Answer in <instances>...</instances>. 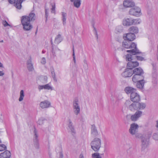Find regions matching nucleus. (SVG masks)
<instances>
[{
	"instance_id": "nucleus-1",
	"label": "nucleus",
	"mask_w": 158,
	"mask_h": 158,
	"mask_svg": "<svg viewBox=\"0 0 158 158\" xmlns=\"http://www.w3.org/2000/svg\"><path fill=\"white\" fill-rule=\"evenodd\" d=\"M35 14L31 13L28 16H23L22 17L21 23L24 30L28 31L32 29L33 27L30 22L35 20Z\"/></svg>"
},
{
	"instance_id": "nucleus-2",
	"label": "nucleus",
	"mask_w": 158,
	"mask_h": 158,
	"mask_svg": "<svg viewBox=\"0 0 158 158\" xmlns=\"http://www.w3.org/2000/svg\"><path fill=\"white\" fill-rule=\"evenodd\" d=\"M122 46L123 47L129 49L127 50V52H130L133 55H136L141 53L137 49L136 45L135 43L125 40L123 42Z\"/></svg>"
},
{
	"instance_id": "nucleus-3",
	"label": "nucleus",
	"mask_w": 158,
	"mask_h": 158,
	"mask_svg": "<svg viewBox=\"0 0 158 158\" xmlns=\"http://www.w3.org/2000/svg\"><path fill=\"white\" fill-rule=\"evenodd\" d=\"M90 145L92 149L95 152L98 151L101 145V140L98 138H95L91 142Z\"/></svg>"
},
{
	"instance_id": "nucleus-4",
	"label": "nucleus",
	"mask_w": 158,
	"mask_h": 158,
	"mask_svg": "<svg viewBox=\"0 0 158 158\" xmlns=\"http://www.w3.org/2000/svg\"><path fill=\"white\" fill-rule=\"evenodd\" d=\"M129 14L131 15L137 17L139 16L141 14V9L138 7H135L134 8L130 9L129 11Z\"/></svg>"
},
{
	"instance_id": "nucleus-5",
	"label": "nucleus",
	"mask_w": 158,
	"mask_h": 158,
	"mask_svg": "<svg viewBox=\"0 0 158 158\" xmlns=\"http://www.w3.org/2000/svg\"><path fill=\"white\" fill-rule=\"evenodd\" d=\"M137 104V102H133L131 104V102L129 100L127 101L125 103L127 106H129V109L132 111H134L138 110Z\"/></svg>"
},
{
	"instance_id": "nucleus-6",
	"label": "nucleus",
	"mask_w": 158,
	"mask_h": 158,
	"mask_svg": "<svg viewBox=\"0 0 158 158\" xmlns=\"http://www.w3.org/2000/svg\"><path fill=\"white\" fill-rule=\"evenodd\" d=\"M73 111L76 115H78L80 113V107L77 99H75L73 102Z\"/></svg>"
},
{
	"instance_id": "nucleus-7",
	"label": "nucleus",
	"mask_w": 158,
	"mask_h": 158,
	"mask_svg": "<svg viewBox=\"0 0 158 158\" xmlns=\"http://www.w3.org/2000/svg\"><path fill=\"white\" fill-rule=\"evenodd\" d=\"M25 0H8L9 3L13 4L16 8L20 9L22 7L21 4Z\"/></svg>"
},
{
	"instance_id": "nucleus-8",
	"label": "nucleus",
	"mask_w": 158,
	"mask_h": 158,
	"mask_svg": "<svg viewBox=\"0 0 158 158\" xmlns=\"http://www.w3.org/2000/svg\"><path fill=\"white\" fill-rule=\"evenodd\" d=\"M138 127L139 126L137 124L134 123H132L131 124L130 128L129 129L130 133L132 135L135 134L136 136V137H138L136 133L137 132Z\"/></svg>"
},
{
	"instance_id": "nucleus-9",
	"label": "nucleus",
	"mask_w": 158,
	"mask_h": 158,
	"mask_svg": "<svg viewBox=\"0 0 158 158\" xmlns=\"http://www.w3.org/2000/svg\"><path fill=\"white\" fill-rule=\"evenodd\" d=\"M34 135L33 136V142L35 147L38 149L39 147V143L38 134L35 128H34Z\"/></svg>"
},
{
	"instance_id": "nucleus-10",
	"label": "nucleus",
	"mask_w": 158,
	"mask_h": 158,
	"mask_svg": "<svg viewBox=\"0 0 158 158\" xmlns=\"http://www.w3.org/2000/svg\"><path fill=\"white\" fill-rule=\"evenodd\" d=\"M131 100L133 102H138L140 100V97L136 91L130 95Z\"/></svg>"
},
{
	"instance_id": "nucleus-11",
	"label": "nucleus",
	"mask_w": 158,
	"mask_h": 158,
	"mask_svg": "<svg viewBox=\"0 0 158 158\" xmlns=\"http://www.w3.org/2000/svg\"><path fill=\"white\" fill-rule=\"evenodd\" d=\"M123 37L125 40L131 42L134 40L135 38V34L131 32L124 34Z\"/></svg>"
},
{
	"instance_id": "nucleus-12",
	"label": "nucleus",
	"mask_w": 158,
	"mask_h": 158,
	"mask_svg": "<svg viewBox=\"0 0 158 158\" xmlns=\"http://www.w3.org/2000/svg\"><path fill=\"white\" fill-rule=\"evenodd\" d=\"M142 115V112L140 110H138L134 114L131 116V119L132 121H135L140 117Z\"/></svg>"
},
{
	"instance_id": "nucleus-13",
	"label": "nucleus",
	"mask_w": 158,
	"mask_h": 158,
	"mask_svg": "<svg viewBox=\"0 0 158 158\" xmlns=\"http://www.w3.org/2000/svg\"><path fill=\"white\" fill-rule=\"evenodd\" d=\"M123 4L126 8H131L135 6V3L132 0H125L123 1Z\"/></svg>"
},
{
	"instance_id": "nucleus-14",
	"label": "nucleus",
	"mask_w": 158,
	"mask_h": 158,
	"mask_svg": "<svg viewBox=\"0 0 158 158\" xmlns=\"http://www.w3.org/2000/svg\"><path fill=\"white\" fill-rule=\"evenodd\" d=\"M133 74L132 69L128 68L125 69V71L122 74V76L125 77H131Z\"/></svg>"
},
{
	"instance_id": "nucleus-15",
	"label": "nucleus",
	"mask_w": 158,
	"mask_h": 158,
	"mask_svg": "<svg viewBox=\"0 0 158 158\" xmlns=\"http://www.w3.org/2000/svg\"><path fill=\"white\" fill-rule=\"evenodd\" d=\"M40 106L42 109L47 108L51 106V103L47 100H45L40 102Z\"/></svg>"
},
{
	"instance_id": "nucleus-16",
	"label": "nucleus",
	"mask_w": 158,
	"mask_h": 158,
	"mask_svg": "<svg viewBox=\"0 0 158 158\" xmlns=\"http://www.w3.org/2000/svg\"><path fill=\"white\" fill-rule=\"evenodd\" d=\"M144 77L142 75L134 74L132 78V81L134 82H136L139 81L143 80Z\"/></svg>"
},
{
	"instance_id": "nucleus-17",
	"label": "nucleus",
	"mask_w": 158,
	"mask_h": 158,
	"mask_svg": "<svg viewBox=\"0 0 158 158\" xmlns=\"http://www.w3.org/2000/svg\"><path fill=\"white\" fill-rule=\"evenodd\" d=\"M139 65V63L137 61H130L127 64V67L131 69L133 68L138 66Z\"/></svg>"
},
{
	"instance_id": "nucleus-18",
	"label": "nucleus",
	"mask_w": 158,
	"mask_h": 158,
	"mask_svg": "<svg viewBox=\"0 0 158 158\" xmlns=\"http://www.w3.org/2000/svg\"><path fill=\"white\" fill-rule=\"evenodd\" d=\"M123 24L124 26H129L132 25V18H124L123 21Z\"/></svg>"
},
{
	"instance_id": "nucleus-19",
	"label": "nucleus",
	"mask_w": 158,
	"mask_h": 158,
	"mask_svg": "<svg viewBox=\"0 0 158 158\" xmlns=\"http://www.w3.org/2000/svg\"><path fill=\"white\" fill-rule=\"evenodd\" d=\"M91 135L94 137H96L98 135V130L94 125L91 126Z\"/></svg>"
},
{
	"instance_id": "nucleus-20",
	"label": "nucleus",
	"mask_w": 158,
	"mask_h": 158,
	"mask_svg": "<svg viewBox=\"0 0 158 158\" xmlns=\"http://www.w3.org/2000/svg\"><path fill=\"white\" fill-rule=\"evenodd\" d=\"M38 89L40 90L43 89L51 90L53 89L52 87L49 84H47L44 85H39L38 86Z\"/></svg>"
},
{
	"instance_id": "nucleus-21",
	"label": "nucleus",
	"mask_w": 158,
	"mask_h": 158,
	"mask_svg": "<svg viewBox=\"0 0 158 158\" xmlns=\"http://www.w3.org/2000/svg\"><path fill=\"white\" fill-rule=\"evenodd\" d=\"M10 152L7 150L0 154V158H10Z\"/></svg>"
},
{
	"instance_id": "nucleus-22",
	"label": "nucleus",
	"mask_w": 158,
	"mask_h": 158,
	"mask_svg": "<svg viewBox=\"0 0 158 158\" xmlns=\"http://www.w3.org/2000/svg\"><path fill=\"white\" fill-rule=\"evenodd\" d=\"M27 66L28 70L29 71H32L34 69L33 64L32 63L31 58V57L27 61Z\"/></svg>"
},
{
	"instance_id": "nucleus-23",
	"label": "nucleus",
	"mask_w": 158,
	"mask_h": 158,
	"mask_svg": "<svg viewBox=\"0 0 158 158\" xmlns=\"http://www.w3.org/2000/svg\"><path fill=\"white\" fill-rule=\"evenodd\" d=\"M125 91L127 94H130L131 95L133 93L136 91V89L132 87H127L125 88Z\"/></svg>"
},
{
	"instance_id": "nucleus-24",
	"label": "nucleus",
	"mask_w": 158,
	"mask_h": 158,
	"mask_svg": "<svg viewBox=\"0 0 158 158\" xmlns=\"http://www.w3.org/2000/svg\"><path fill=\"white\" fill-rule=\"evenodd\" d=\"M132 71L133 74L142 75L143 74V71L140 68H135Z\"/></svg>"
},
{
	"instance_id": "nucleus-25",
	"label": "nucleus",
	"mask_w": 158,
	"mask_h": 158,
	"mask_svg": "<svg viewBox=\"0 0 158 158\" xmlns=\"http://www.w3.org/2000/svg\"><path fill=\"white\" fill-rule=\"evenodd\" d=\"M136 84V87L140 89H142L143 88L144 81L143 80L139 81L137 82Z\"/></svg>"
},
{
	"instance_id": "nucleus-26",
	"label": "nucleus",
	"mask_w": 158,
	"mask_h": 158,
	"mask_svg": "<svg viewBox=\"0 0 158 158\" xmlns=\"http://www.w3.org/2000/svg\"><path fill=\"white\" fill-rule=\"evenodd\" d=\"M129 31L132 33H138L139 30L138 27L135 26H132L129 28Z\"/></svg>"
},
{
	"instance_id": "nucleus-27",
	"label": "nucleus",
	"mask_w": 158,
	"mask_h": 158,
	"mask_svg": "<svg viewBox=\"0 0 158 158\" xmlns=\"http://www.w3.org/2000/svg\"><path fill=\"white\" fill-rule=\"evenodd\" d=\"M149 139L143 137L142 139V145L144 147H147L148 144Z\"/></svg>"
},
{
	"instance_id": "nucleus-28",
	"label": "nucleus",
	"mask_w": 158,
	"mask_h": 158,
	"mask_svg": "<svg viewBox=\"0 0 158 158\" xmlns=\"http://www.w3.org/2000/svg\"><path fill=\"white\" fill-rule=\"evenodd\" d=\"M71 2H73V4L75 7L78 8L81 4L80 0H70Z\"/></svg>"
},
{
	"instance_id": "nucleus-29",
	"label": "nucleus",
	"mask_w": 158,
	"mask_h": 158,
	"mask_svg": "<svg viewBox=\"0 0 158 158\" xmlns=\"http://www.w3.org/2000/svg\"><path fill=\"white\" fill-rule=\"evenodd\" d=\"M137 107L138 109L139 110H143L145 108L146 105V104L143 102H137Z\"/></svg>"
},
{
	"instance_id": "nucleus-30",
	"label": "nucleus",
	"mask_w": 158,
	"mask_h": 158,
	"mask_svg": "<svg viewBox=\"0 0 158 158\" xmlns=\"http://www.w3.org/2000/svg\"><path fill=\"white\" fill-rule=\"evenodd\" d=\"M132 25H136L140 24L141 22V20L139 19H132Z\"/></svg>"
},
{
	"instance_id": "nucleus-31",
	"label": "nucleus",
	"mask_w": 158,
	"mask_h": 158,
	"mask_svg": "<svg viewBox=\"0 0 158 158\" xmlns=\"http://www.w3.org/2000/svg\"><path fill=\"white\" fill-rule=\"evenodd\" d=\"M62 40V38L61 37V35L59 34L55 38V42L58 44L61 42Z\"/></svg>"
},
{
	"instance_id": "nucleus-32",
	"label": "nucleus",
	"mask_w": 158,
	"mask_h": 158,
	"mask_svg": "<svg viewBox=\"0 0 158 158\" xmlns=\"http://www.w3.org/2000/svg\"><path fill=\"white\" fill-rule=\"evenodd\" d=\"M62 15L63 24L64 25L66 23V17L67 16V14L66 13L63 12L62 13Z\"/></svg>"
},
{
	"instance_id": "nucleus-33",
	"label": "nucleus",
	"mask_w": 158,
	"mask_h": 158,
	"mask_svg": "<svg viewBox=\"0 0 158 158\" xmlns=\"http://www.w3.org/2000/svg\"><path fill=\"white\" fill-rule=\"evenodd\" d=\"M157 74L156 72L152 73V82L154 83H156L157 82Z\"/></svg>"
},
{
	"instance_id": "nucleus-34",
	"label": "nucleus",
	"mask_w": 158,
	"mask_h": 158,
	"mask_svg": "<svg viewBox=\"0 0 158 158\" xmlns=\"http://www.w3.org/2000/svg\"><path fill=\"white\" fill-rule=\"evenodd\" d=\"M24 97V93L23 90L20 91V97L19 98V102L22 101Z\"/></svg>"
},
{
	"instance_id": "nucleus-35",
	"label": "nucleus",
	"mask_w": 158,
	"mask_h": 158,
	"mask_svg": "<svg viewBox=\"0 0 158 158\" xmlns=\"http://www.w3.org/2000/svg\"><path fill=\"white\" fill-rule=\"evenodd\" d=\"M68 129L70 130L72 133H75V131L73 124L68 125Z\"/></svg>"
},
{
	"instance_id": "nucleus-36",
	"label": "nucleus",
	"mask_w": 158,
	"mask_h": 158,
	"mask_svg": "<svg viewBox=\"0 0 158 158\" xmlns=\"http://www.w3.org/2000/svg\"><path fill=\"white\" fill-rule=\"evenodd\" d=\"M92 158H102L100 155L99 154L98 152L94 153L92 155Z\"/></svg>"
},
{
	"instance_id": "nucleus-37",
	"label": "nucleus",
	"mask_w": 158,
	"mask_h": 158,
	"mask_svg": "<svg viewBox=\"0 0 158 158\" xmlns=\"http://www.w3.org/2000/svg\"><path fill=\"white\" fill-rule=\"evenodd\" d=\"M126 59L127 61H131L132 60V55L127 54L126 56Z\"/></svg>"
},
{
	"instance_id": "nucleus-38",
	"label": "nucleus",
	"mask_w": 158,
	"mask_h": 158,
	"mask_svg": "<svg viewBox=\"0 0 158 158\" xmlns=\"http://www.w3.org/2000/svg\"><path fill=\"white\" fill-rule=\"evenodd\" d=\"M84 64L83 65V68L85 70H87L88 69V65L87 64V62L86 60H84L83 61Z\"/></svg>"
},
{
	"instance_id": "nucleus-39",
	"label": "nucleus",
	"mask_w": 158,
	"mask_h": 158,
	"mask_svg": "<svg viewBox=\"0 0 158 158\" xmlns=\"http://www.w3.org/2000/svg\"><path fill=\"white\" fill-rule=\"evenodd\" d=\"M6 149V147L4 144L0 145V152L5 150Z\"/></svg>"
},
{
	"instance_id": "nucleus-40",
	"label": "nucleus",
	"mask_w": 158,
	"mask_h": 158,
	"mask_svg": "<svg viewBox=\"0 0 158 158\" xmlns=\"http://www.w3.org/2000/svg\"><path fill=\"white\" fill-rule=\"evenodd\" d=\"M44 119L43 118H40L38 121V123L40 125H41L43 124L44 123Z\"/></svg>"
},
{
	"instance_id": "nucleus-41",
	"label": "nucleus",
	"mask_w": 158,
	"mask_h": 158,
	"mask_svg": "<svg viewBox=\"0 0 158 158\" xmlns=\"http://www.w3.org/2000/svg\"><path fill=\"white\" fill-rule=\"evenodd\" d=\"M45 17L46 18L45 22H46L48 20V10L46 9L45 10Z\"/></svg>"
},
{
	"instance_id": "nucleus-42",
	"label": "nucleus",
	"mask_w": 158,
	"mask_h": 158,
	"mask_svg": "<svg viewBox=\"0 0 158 158\" xmlns=\"http://www.w3.org/2000/svg\"><path fill=\"white\" fill-rule=\"evenodd\" d=\"M2 24L4 26V27H6L7 26H10V25L8 23L6 20H3L2 22Z\"/></svg>"
},
{
	"instance_id": "nucleus-43",
	"label": "nucleus",
	"mask_w": 158,
	"mask_h": 158,
	"mask_svg": "<svg viewBox=\"0 0 158 158\" xmlns=\"http://www.w3.org/2000/svg\"><path fill=\"white\" fill-rule=\"evenodd\" d=\"M153 138L155 140H158V133H154L153 135Z\"/></svg>"
},
{
	"instance_id": "nucleus-44",
	"label": "nucleus",
	"mask_w": 158,
	"mask_h": 158,
	"mask_svg": "<svg viewBox=\"0 0 158 158\" xmlns=\"http://www.w3.org/2000/svg\"><path fill=\"white\" fill-rule=\"evenodd\" d=\"M55 4H53L52 5V8L51 9L52 10V13H54V14L55 13Z\"/></svg>"
},
{
	"instance_id": "nucleus-45",
	"label": "nucleus",
	"mask_w": 158,
	"mask_h": 158,
	"mask_svg": "<svg viewBox=\"0 0 158 158\" xmlns=\"http://www.w3.org/2000/svg\"><path fill=\"white\" fill-rule=\"evenodd\" d=\"M136 58L138 60L142 61L144 60V58L141 56H136Z\"/></svg>"
},
{
	"instance_id": "nucleus-46",
	"label": "nucleus",
	"mask_w": 158,
	"mask_h": 158,
	"mask_svg": "<svg viewBox=\"0 0 158 158\" xmlns=\"http://www.w3.org/2000/svg\"><path fill=\"white\" fill-rule=\"evenodd\" d=\"M46 61L45 58L43 57L41 59V63L42 64H44L46 63Z\"/></svg>"
},
{
	"instance_id": "nucleus-47",
	"label": "nucleus",
	"mask_w": 158,
	"mask_h": 158,
	"mask_svg": "<svg viewBox=\"0 0 158 158\" xmlns=\"http://www.w3.org/2000/svg\"><path fill=\"white\" fill-rule=\"evenodd\" d=\"M94 32H95V36L97 38V39H98V33H97V31L96 29V28L95 27L94 28Z\"/></svg>"
},
{
	"instance_id": "nucleus-48",
	"label": "nucleus",
	"mask_w": 158,
	"mask_h": 158,
	"mask_svg": "<svg viewBox=\"0 0 158 158\" xmlns=\"http://www.w3.org/2000/svg\"><path fill=\"white\" fill-rule=\"evenodd\" d=\"M51 74L52 77H55L56 76L55 74L54 71L51 72Z\"/></svg>"
},
{
	"instance_id": "nucleus-49",
	"label": "nucleus",
	"mask_w": 158,
	"mask_h": 158,
	"mask_svg": "<svg viewBox=\"0 0 158 158\" xmlns=\"http://www.w3.org/2000/svg\"><path fill=\"white\" fill-rule=\"evenodd\" d=\"M68 125L73 124L71 120L70 119H68Z\"/></svg>"
},
{
	"instance_id": "nucleus-50",
	"label": "nucleus",
	"mask_w": 158,
	"mask_h": 158,
	"mask_svg": "<svg viewBox=\"0 0 158 158\" xmlns=\"http://www.w3.org/2000/svg\"><path fill=\"white\" fill-rule=\"evenodd\" d=\"M59 158H63V155L61 152L60 153Z\"/></svg>"
},
{
	"instance_id": "nucleus-51",
	"label": "nucleus",
	"mask_w": 158,
	"mask_h": 158,
	"mask_svg": "<svg viewBox=\"0 0 158 158\" xmlns=\"http://www.w3.org/2000/svg\"><path fill=\"white\" fill-rule=\"evenodd\" d=\"M75 55L74 49V46H73V56H74Z\"/></svg>"
},
{
	"instance_id": "nucleus-52",
	"label": "nucleus",
	"mask_w": 158,
	"mask_h": 158,
	"mask_svg": "<svg viewBox=\"0 0 158 158\" xmlns=\"http://www.w3.org/2000/svg\"><path fill=\"white\" fill-rule=\"evenodd\" d=\"M4 74V73L2 71H0V76H3Z\"/></svg>"
},
{
	"instance_id": "nucleus-53",
	"label": "nucleus",
	"mask_w": 158,
	"mask_h": 158,
	"mask_svg": "<svg viewBox=\"0 0 158 158\" xmlns=\"http://www.w3.org/2000/svg\"><path fill=\"white\" fill-rule=\"evenodd\" d=\"M73 60L74 61V63L75 64H76V59H75V56H73Z\"/></svg>"
},
{
	"instance_id": "nucleus-54",
	"label": "nucleus",
	"mask_w": 158,
	"mask_h": 158,
	"mask_svg": "<svg viewBox=\"0 0 158 158\" xmlns=\"http://www.w3.org/2000/svg\"><path fill=\"white\" fill-rule=\"evenodd\" d=\"M79 158H84V157L82 154H81L79 156Z\"/></svg>"
},
{
	"instance_id": "nucleus-55",
	"label": "nucleus",
	"mask_w": 158,
	"mask_h": 158,
	"mask_svg": "<svg viewBox=\"0 0 158 158\" xmlns=\"http://www.w3.org/2000/svg\"><path fill=\"white\" fill-rule=\"evenodd\" d=\"M0 67H1V68H3L4 67L3 64L1 62H0Z\"/></svg>"
},
{
	"instance_id": "nucleus-56",
	"label": "nucleus",
	"mask_w": 158,
	"mask_h": 158,
	"mask_svg": "<svg viewBox=\"0 0 158 158\" xmlns=\"http://www.w3.org/2000/svg\"><path fill=\"white\" fill-rule=\"evenodd\" d=\"M53 78V79H54V80L55 81H57V79L56 77V76L55 77H52Z\"/></svg>"
},
{
	"instance_id": "nucleus-57",
	"label": "nucleus",
	"mask_w": 158,
	"mask_h": 158,
	"mask_svg": "<svg viewBox=\"0 0 158 158\" xmlns=\"http://www.w3.org/2000/svg\"><path fill=\"white\" fill-rule=\"evenodd\" d=\"M156 127L158 128V120L157 121H156Z\"/></svg>"
},
{
	"instance_id": "nucleus-58",
	"label": "nucleus",
	"mask_w": 158,
	"mask_h": 158,
	"mask_svg": "<svg viewBox=\"0 0 158 158\" xmlns=\"http://www.w3.org/2000/svg\"><path fill=\"white\" fill-rule=\"evenodd\" d=\"M44 79H45L46 80V81L47 80V77H44Z\"/></svg>"
},
{
	"instance_id": "nucleus-59",
	"label": "nucleus",
	"mask_w": 158,
	"mask_h": 158,
	"mask_svg": "<svg viewBox=\"0 0 158 158\" xmlns=\"http://www.w3.org/2000/svg\"><path fill=\"white\" fill-rule=\"evenodd\" d=\"M0 42H1V43L3 42V40H1L0 41Z\"/></svg>"
},
{
	"instance_id": "nucleus-60",
	"label": "nucleus",
	"mask_w": 158,
	"mask_h": 158,
	"mask_svg": "<svg viewBox=\"0 0 158 158\" xmlns=\"http://www.w3.org/2000/svg\"><path fill=\"white\" fill-rule=\"evenodd\" d=\"M121 31H122V29H121L119 31H118L119 32H120Z\"/></svg>"
},
{
	"instance_id": "nucleus-61",
	"label": "nucleus",
	"mask_w": 158,
	"mask_h": 158,
	"mask_svg": "<svg viewBox=\"0 0 158 158\" xmlns=\"http://www.w3.org/2000/svg\"><path fill=\"white\" fill-rule=\"evenodd\" d=\"M0 143H1V141L0 140Z\"/></svg>"
},
{
	"instance_id": "nucleus-62",
	"label": "nucleus",
	"mask_w": 158,
	"mask_h": 158,
	"mask_svg": "<svg viewBox=\"0 0 158 158\" xmlns=\"http://www.w3.org/2000/svg\"><path fill=\"white\" fill-rule=\"evenodd\" d=\"M81 119H82L83 120V118H82Z\"/></svg>"
}]
</instances>
